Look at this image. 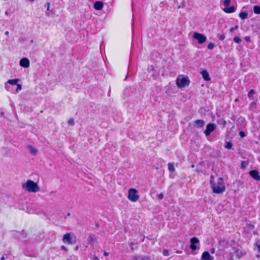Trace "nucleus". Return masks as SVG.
Returning <instances> with one entry per match:
<instances>
[{
    "label": "nucleus",
    "instance_id": "obj_1",
    "mask_svg": "<svg viewBox=\"0 0 260 260\" xmlns=\"http://www.w3.org/2000/svg\"><path fill=\"white\" fill-rule=\"evenodd\" d=\"M210 182L212 184V188L214 192L216 193H221L224 191L225 187L223 179L222 178H218L217 183H213V181L212 180L210 181Z\"/></svg>",
    "mask_w": 260,
    "mask_h": 260
},
{
    "label": "nucleus",
    "instance_id": "obj_2",
    "mask_svg": "<svg viewBox=\"0 0 260 260\" xmlns=\"http://www.w3.org/2000/svg\"><path fill=\"white\" fill-rule=\"evenodd\" d=\"M22 187L26 191L30 192H36L40 190V188L37 183L31 180H28L22 184Z\"/></svg>",
    "mask_w": 260,
    "mask_h": 260
},
{
    "label": "nucleus",
    "instance_id": "obj_3",
    "mask_svg": "<svg viewBox=\"0 0 260 260\" xmlns=\"http://www.w3.org/2000/svg\"><path fill=\"white\" fill-rule=\"evenodd\" d=\"M19 81L18 79L9 80L6 83V88L7 90H11L10 87L12 86L15 88V92H17L22 88L21 84H18Z\"/></svg>",
    "mask_w": 260,
    "mask_h": 260
},
{
    "label": "nucleus",
    "instance_id": "obj_4",
    "mask_svg": "<svg viewBox=\"0 0 260 260\" xmlns=\"http://www.w3.org/2000/svg\"><path fill=\"white\" fill-rule=\"evenodd\" d=\"M190 81L188 77L179 76L176 80V84L179 87H184L189 85Z\"/></svg>",
    "mask_w": 260,
    "mask_h": 260
},
{
    "label": "nucleus",
    "instance_id": "obj_5",
    "mask_svg": "<svg viewBox=\"0 0 260 260\" xmlns=\"http://www.w3.org/2000/svg\"><path fill=\"white\" fill-rule=\"evenodd\" d=\"M137 193L138 191L136 189H129L127 198L132 202H137L139 199V196L137 194Z\"/></svg>",
    "mask_w": 260,
    "mask_h": 260
},
{
    "label": "nucleus",
    "instance_id": "obj_6",
    "mask_svg": "<svg viewBox=\"0 0 260 260\" xmlns=\"http://www.w3.org/2000/svg\"><path fill=\"white\" fill-rule=\"evenodd\" d=\"M193 37L196 40H198L199 44H203L206 41V37L202 34L197 32L193 33Z\"/></svg>",
    "mask_w": 260,
    "mask_h": 260
},
{
    "label": "nucleus",
    "instance_id": "obj_7",
    "mask_svg": "<svg viewBox=\"0 0 260 260\" xmlns=\"http://www.w3.org/2000/svg\"><path fill=\"white\" fill-rule=\"evenodd\" d=\"M216 128V125L214 123H209L207 126L204 132V134L206 136H208L210 134L213 132Z\"/></svg>",
    "mask_w": 260,
    "mask_h": 260
},
{
    "label": "nucleus",
    "instance_id": "obj_8",
    "mask_svg": "<svg viewBox=\"0 0 260 260\" xmlns=\"http://www.w3.org/2000/svg\"><path fill=\"white\" fill-rule=\"evenodd\" d=\"M250 176L256 181H260V175L257 170H253L249 173Z\"/></svg>",
    "mask_w": 260,
    "mask_h": 260
},
{
    "label": "nucleus",
    "instance_id": "obj_9",
    "mask_svg": "<svg viewBox=\"0 0 260 260\" xmlns=\"http://www.w3.org/2000/svg\"><path fill=\"white\" fill-rule=\"evenodd\" d=\"M190 248L192 250H196L197 247L195 244L199 243V240L197 237H193L190 239Z\"/></svg>",
    "mask_w": 260,
    "mask_h": 260
},
{
    "label": "nucleus",
    "instance_id": "obj_10",
    "mask_svg": "<svg viewBox=\"0 0 260 260\" xmlns=\"http://www.w3.org/2000/svg\"><path fill=\"white\" fill-rule=\"evenodd\" d=\"M136 92V88L134 87H129L124 90V94L125 96H133L134 92Z\"/></svg>",
    "mask_w": 260,
    "mask_h": 260
},
{
    "label": "nucleus",
    "instance_id": "obj_11",
    "mask_svg": "<svg viewBox=\"0 0 260 260\" xmlns=\"http://www.w3.org/2000/svg\"><path fill=\"white\" fill-rule=\"evenodd\" d=\"M214 257L210 255L208 251H205L202 253V260H213Z\"/></svg>",
    "mask_w": 260,
    "mask_h": 260
},
{
    "label": "nucleus",
    "instance_id": "obj_12",
    "mask_svg": "<svg viewBox=\"0 0 260 260\" xmlns=\"http://www.w3.org/2000/svg\"><path fill=\"white\" fill-rule=\"evenodd\" d=\"M20 65L24 68H28L29 66V61L27 58H23L20 61Z\"/></svg>",
    "mask_w": 260,
    "mask_h": 260
},
{
    "label": "nucleus",
    "instance_id": "obj_13",
    "mask_svg": "<svg viewBox=\"0 0 260 260\" xmlns=\"http://www.w3.org/2000/svg\"><path fill=\"white\" fill-rule=\"evenodd\" d=\"M93 7L96 10H101L103 7V3L101 1H96L94 4Z\"/></svg>",
    "mask_w": 260,
    "mask_h": 260
},
{
    "label": "nucleus",
    "instance_id": "obj_14",
    "mask_svg": "<svg viewBox=\"0 0 260 260\" xmlns=\"http://www.w3.org/2000/svg\"><path fill=\"white\" fill-rule=\"evenodd\" d=\"M201 74L203 79H204V80H205V81L210 80V78L209 77V73L206 70H204L202 71L201 72Z\"/></svg>",
    "mask_w": 260,
    "mask_h": 260
},
{
    "label": "nucleus",
    "instance_id": "obj_15",
    "mask_svg": "<svg viewBox=\"0 0 260 260\" xmlns=\"http://www.w3.org/2000/svg\"><path fill=\"white\" fill-rule=\"evenodd\" d=\"M223 11L226 13H232L236 11V8L234 6H231L230 7H225L223 9Z\"/></svg>",
    "mask_w": 260,
    "mask_h": 260
},
{
    "label": "nucleus",
    "instance_id": "obj_16",
    "mask_svg": "<svg viewBox=\"0 0 260 260\" xmlns=\"http://www.w3.org/2000/svg\"><path fill=\"white\" fill-rule=\"evenodd\" d=\"M194 124L198 127H202L205 124V121L202 119H198L194 121Z\"/></svg>",
    "mask_w": 260,
    "mask_h": 260
},
{
    "label": "nucleus",
    "instance_id": "obj_17",
    "mask_svg": "<svg viewBox=\"0 0 260 260\" xmlns=\"http://www.w3.org/2000/svg\"><path fill=\"white\" fill-rule=\"evenodd\" d=\"M63 240H66L69 244H71L73 243L71 241V234L70 233L66 234L63 237Z\"/></svg>",
    "mask_w": 260,
    "mask_h": 260
},
{
    "label": "nucleus",
    "instance_id": "obj_18",
    "mask_svg": "<svg viewBox=\"0 0 260 260\" xmlns=\"http://www.w3.org/2000/svg\"><path fill=\"white\" fill-rule=\"evenodd\" d=\"M176 3L178 4V8L179 9L185 6V0H176Z\"/></svg>",
    "mask_w": 260,
    "mask_h": 260
},
{
    "label": "nucleus",
    "instance_id": "obj_19",
    "mask_svg": "<svg viewBox=\"0 0 260 260\" xmlns=\"http://www.w3.org/2000/svg\"><path fill=\"white\" fill-rule=\"evenodd\" d=\"M239 16L241 19L244 20L247 18L248 13L246 12H241L239 15Z\"/></svg>",
    "mask_w": 260,
    "mask_h": 260
},
{
    "label": "nucleus",
    "instance_id": "obj_20",
    "mask_svg": "<svg viewBox=\"0 0 260 260\" xmlns=\"http://www.w3.org/2000/svg\"><path fill=\"white\" fill-rule=\"evenodd\" d=\"M28 148L31 154L34 155H36L37 154L38 150L34 147L32 146H28Z\"/></svg>",
    "mask_w": 260,
    "mask_h": 260
},
{
    "label": "nucleus",
    "instance_id": "obj_21",
    "mask_svg": "<svg viewBox=\"0 0 260 260\" xmlns=\"http://www.w3.org/2000/svg\"><path fill=\"white\" fill-rule=\"evenodd\" d=\"M168 170L171 172H173L175 171L174 163L169 162L168 164Z\"/></svg>",
    "mask_w": 260,
    "mask_h": 260
},
{
    "label": "nucleus",
    "instance_id": "obj_22",
    "mask_svg": "<svg viewBox=\"0 0 260 260\" xmlns=\"http://www.w3.org/2000/svg\"><path fill=\"white\" fill-rule=\"evenodd\" d=\"M253 12L255 14H260V6H254L253 7Z\"/></svg>",
    "mask_w": 260,
    "mask_h": 260
},
{
    "label": "nucleus",
    "instance_id": "obj_23",
    "mask_svg": "<svg viewBox=\"0 0 260 260\" xmlns=\"http://www.w3.org/2000/svg\"><path fill=\"white\" fill-rule=\"evenodd\" d=\"M233 40L237 44H240L242 42L241 39L238 36L235 37Z\"/></svg>",
    "mask_w": 260,
    "mask_h": 260
},
{
    "label": "nucleus",
    "instance_id": "obj_24",
    "mask_svg": "<svg viewBox=\"0 0 260 260\" xmlns=\"http://www.w3.org/2000/svg\"><path fill=\"white\" fill-rule=\"evenodd\" d=\"M246 225L251 230H253L254 229V225L252 224H251L249 222L247 221H246Z\"/></svg>",
    "mask_w": 260,
    "mask_h": 260
},
{
    "label": "nucleus",
    "instance_id": "obj_25",
    "mask_svg": "<svg viewBox=\"0 0 260 260\" xmlns=\"http://www.w3.org/2000/svg\"><path fill=\"white\" fill-rule=\"evenodd\" d=\"M232 146H233L232 143L230 142H226L225 147V148H226L228 149H230L232 148Z\"/></svg>",
    "mask_w": 260,
    "mask_h": 260
},
{
    "label": "nucleus",
    "instance_id": "obj_26",
    "mask_svg": "<svg viewBox=\"0 0 260 260\" xmlns=\"http://www.w3.org/2000/svg\"><path fill=\"white\" fill-rule=\"evenodd\" d=\"M255 93V90L254 89H251L248 93V98L252 97Z\"/></svg>",
    "mask_w": 260,
    "mask_h": 260
},
{
    "label": "nucleus",
    "instance_id": "obj_27",
    "mask_svg": "<svg viewBox=\"0 0 260 260\" xmlns=\"http://www.w3.org/2000/svg\"><path fill=\"white\" fill-rule=\"evenodd\" d=\"M231 0H224L223 2V5L225 7H228L231 4Z\"/></svg>",
    "mask_w": 260,
    "mask_h": 260
},
{
    "label": "nucleus",
    "instance_id": "obj_28",
    "mask_svg": "<svg viewBox=\"0 0 260 260\" xmlns=\"http://www.w3.org/2000/svg\"><path fill=\"white\" fill-rule=\"evenodd\" d=\"M214 47V44L213 43H211V42L209 43L208 46H207V48L209 50L213 49Z\"/></svg>",
    "mask_w": 260,
    "mask_h": 260
},
{
    "label": "nucleus",
    "instance_id": "obj_29",
    "mask_svg": "<svg viewBox=\"0 0 260 260\" xmlns=\"http://www.w3.org/2000/svg\"><path fill=\"white\" fill-rule=\"evenodd\" d=\"M218 122H219V123L223 125V126H224L226 123V121L223 119H221L220 120H219L218 121Z\"/></svg>",
    "mask_w": 260,
    "mask_h": 260
},
{
    "label": "nucleus",
    "instance_id": "obj_30",
    "mask_svg": "<svg viewBox=\"0 0 260 260\" xmlns=\"http://www.w3.org/2000/svg\"><path fill=\"white\" fill-rule=\"evenodd\" d=\"M162 253L165 256H169V252L167 249H164L162 251Z\"/></svg>",
    "mask_w": 260,
    "mask_h": 260
},
{
    "label": "nucleus",
    "instance_id": "obj_31",
    "mask_svg": "<svg viewBox=\"0 0 260 260\" xmlns=\"http://www.w3.org/2000/svg\"><path fill=\"white\" fill-rule=\"evenodd\" d=\"M225 37L223 34L218 35V38L221 41H223L225 39Z\"/></svg>",
    "mask_w": 260,
    "mask_h": 260
},
{
    "label": "nucleus",
    "instance_id": "obj_32",
    "mask_svg": "<svg viewBox=\"0 0 260 260\" xmlns=\"http://www.w3.org/2000/svg\"><path fill=\"white\" fill-rule=\"evenodd\" d=\"M68 123L70 125H73L74 123V120L73 118H71L68 120Z\"/></svg>",
    "mask_w": 260,
    "mask_h": 260
},
{
    "label": "nucleus",
    "instance_id": "obj_33",
    "mask_svg": "<svg viewBox=\"0 0 260 260\" xmlns=\"http://www.w3.org/2000/svg\"><path fill=\"white\" fill-rule=\"evenodd\" d=\"M238 27V25H236L234 27H232L230 28V32H233L234 30L237 29Z\"/></svg>",
    "mask_w": 260,
    "mask_h": 260
},
{
    "label": "nucleus",
    "instance_id": "obj_34",
    "mask_svg": "<svg viewBox=\"0 0 260 260\" xmlns=\"http://www.w3.org/2000/svg\"><path fill=\"white\" fill-rule=\"evenodd\" d=\"M88 240H89V242L90 243H92V242H93L94 241V239L93 238V237L92 236H90L89 238H88Z\"/></svg>",
    "mask_w": 260,
    "mask_h": 260
},
{
    "label": "nucleus",
    "instance_id": "obj_35",
    "mask_svg": "<svg viewBox=\"0 0 260 260\" xmlns=\"http://www.w3.org/2000/svg\"><path fill=\"white\" fill-rule=\"evenodd\" d=\"M244 39H245V40L246 42H250V40H250V37H249V36H246V37H245L244 38Z\"/></svg>",
    "mask_w": 260,
    "mask_h": 260
},
{
    "label": "nucleus",
    "instance_id": "obj_36",
    "mask_svg": "<svg viewBox=\"0 0 260 260\" xmlns=\"http://www.w3.org/2000/svg\"><path fill=\"white\" fill-rule=\"evenodd\" d=\"M158 198L159 200H162L164 198V194H163V193H160V194H159L158 196Z\"/></svg>",
    "mask_w": 260,
    "mask_h": 260
},
{
    "label": "nucleus",
    "instance_id": "obj_37",
    "mask_svg": "<svg viewBox=\"0 0 260 260\" xmlns=\"http://www.w3.org/2000/svg\"><path fill=\"white\" fill-rule=\"evenodd\" d=\"M239 135H240L241 137H244L245 136L244 132H243V131H241V132H240V133H239Z\"/></svg>",
    "mask_w": 260,
    "mask_h": 260
},
{
    "label": "nucleus",
    "instance_id": "obj_38",
    "mask_svg": "<svg viewBox=\"0 0 260 260\" xmlns=\"http://www.w3.org/2000/svg\"><path fill=\"white\" fill-rule=\"evenodd\" d=\"M47 6V10H49V7H50V3L49 2H47L45 5V6Z\"/></svg>",
    "mask_w": 260,
    "mask_h": 260
},
{
    "label": "nucleus",
    "instance_id": "obj_39",
    "mask_svg": "<svg viewBox=\"0 0 260 260\" xmlns=\"http://www.w3.org/2000/svg\"><path fill=\"white\" fill-rule=\"evenodd\" d=\"M244 231H245V232H246V233H248L249 232V230H250V229H249V228H248V229H247V228H246H246H245L244 229Z\"/></svg>",
    "mask_w": 260,
    "mask_h": 260
},
{
    "label": "nucleus",
    "instance_id": "obj_40",
    "mask_svg": "<svg viewBox=\"0 0 260 260\" xmlns=\"http://www.w3.org/2000/svg\"><path fill=\"white\" fill-rule=\"evenodd\" d=\"M92 260H99V258L98 256H96L95 255H93Z\"/></svg>",
    "mask_w": 260,
    "mask_h": 260
},
{
    "label": "nucleus",
    "instance_id": "obj_41",
    "mask_svg": "<svg viewBox=\"0 0 260 260\" xmlns=\"http://www.w3.org/2000/svg\"><path fill=\"white\" fill-rule=\"evenodd\" d=\"M11 90H9L10 91L13 92L14 91H15V88L12 87V86L10 87Z\"/></svg>",
    "mask_w": 260,
    "mask_h": 260
},
{
    "label": "nucleus",
    "instance_id": "obj_42",
    "mask_svg": "<svg viewBox=\"0 0 260 260\" xmlns=\"http://www.w3.org/2000/svg\"><path fill=\"white\" fill-rule=\"evenodd\" d=\"M210 252L212 254L214 253L215 252V249L214 248H212L210 249Z\"/></svg>",
    "mask_w": 260,
    "mask_h": 260
},
{
    "label": "nucleus",
    "instance_id": "obj_43",
    "mask_svg": "<svg viewBox=\"0 0 260 260\" xmlns=\"http://www.w3.org/2000/svg\"><path fill=\"white\" fill-rule=\"evenodd\" d=\"M104 255L105 256H108V255H109V253H108V252H106V251H104Z\"/></svg>",
    "mask_w": 260,
    "mask_h": 260
},
{
    "label": "nucleus",
    "instance_id": "obj_44",
    "mask_svg": "<svg viewBox=\"0 0 260 260\" xmlns=\"http://www.w3.org/2000/svg\"><path fill=\"white\" fill-rule=\"evenodd\" d=\"M244 163H245V161H242V162H241V166H242V168H244L245 167V166L244 165Z\"/></svg>",
    "mask_w": 260,
    "mask_h": 260
},
{
    "label": "nucleus",
    "instance_id": "obj_45",
    "mask_svg": "<svg viewBox=\"0 0 260 260\" xmlns=\"http://www.w3.org/2000/svg\"><path fill=\"white\" fill-rule=\"evenodd\" d=\"M9 32L8 31H5V34L6 35H7H7H9Z\"/></svg>",
    "mask_w": 260,
    "mask_h": 260
},
{
    "label": "nucleus",
    "instance_id": "obj_46",
    "mask_svg": "<svg viewBox=\"0 0 260 260\" xmlns=\"http://www.w3.org/2000/svg\"><path fill=\"white\" fill-rule=\"evenodd\" d=\"M4 114V113L3 112L0 111V116H2Z\"/></svg>",
    "mask_w": 260,
    "mask_h": 260
},
{
    "label": "nucleus",
    "instance_id": "obj_47",
    "mask_svg": "<svg viewBox=\"0 0 260 260\" xmlns=\"http://www.w3.org/2000/svg\"><path fill=\"white\" fill-rule=\"evenodd\" d=\"M61 249H63V250H65L66 249V247L64 246H61Z\"/></svg>",
    "mask_w": 260,
    "mask_h": 260
},
{
    "label": "nucleus",
    "instance_id": "obj_48",
    "mask_svg": "<svg viewBox=\"0 0 260 260\" xmlns=\"http://www.w3.org/2000/svg\"><path fill=\"white\" fill-rule=\"evenodd\" d=\"M4 259H5V257H4V256H2V257H1V260H4Z\"/></svg>",
    "mask_w": 260,
    "mask_h": 260
},
{
    "label": "nucleus",
    "instance_id": "obj_49",
    "mask_svg": "<svg viewBox=\"0 0 260 260\" xmlns=\"http://www.w3.org/2000/svg\"><path fill=\"white\" fill-rule=\"evenodd\" d=\"M27 1H29V2H32L35 1V0H27Z\"/></svg>",
    "mask_w": 260,
    "mask_h": 260
},
{
    "label": "nucleus",
    "instance_id": "obj_50",
    "mask_svg": "<svg viewBox=\"0 0 260 260\" xmlns=\"http://www.w3.org/2000/svg\"><path fill=\"white\" fill-rule=\"evenodd\" d=\"M191 168H194V165H191Z\"/></svg>",
    "mask_w": 260,
    "mask_h": 260
},
{
    "label": "nucleus",
    "instance_id": "obj_51",
    "mask_svg": "<svg viewBox=\"0 0 260 260\" xmlns=\"http://www.w3.org/2000/svg\"><path fill=\"white\" fill-rule=\"evenodd\" d=\"M196 171L197 172H200V171H199L198 169H196Z\"/></svg>",
    "mask_w": 260,
    "mask_h": 260
},
{
    "label": "nucleus",
    "instance_id": "obj_52",
    "mask_svg": "<svg viewBox=\"0 0 260 260\" xmlns=\"http://www.w3.org/2000/svg\"><path fill=\"white\" fill-rule=\"evenodd\" d=\"M259 256H260V255H256V257H259Z\"/></svg>",
    "mask_w": 260,
    "mask_h": 260
},
{
    "label": "nucleus",
    "instance_id": "obj_53",
    "mask_svg": "<svg viewBox=\"0 0 260 260\" xmlns=\"http://www.w3.org/2000/svg\"><path fill=\"white\" fill-rule=\"evenodd\" d=\"M238 101V99H236L235 101L237 102Z\"/></svg>",
    "mask_w": 260,
    "mask_h": 260
}]
</instances>
